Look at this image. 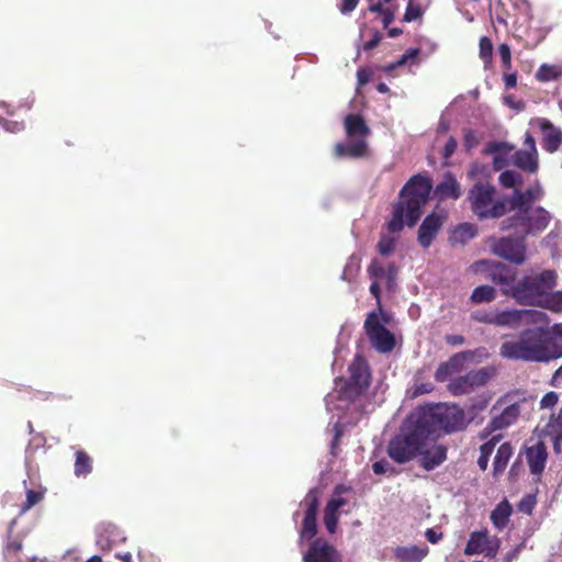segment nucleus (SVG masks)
Returning <instances> with one entry per match:
<instances>
[{"instance_id":"f257e3e1","label":"nucleus","mask_w":562,"mask_h":562,"mask_svg":"<svg viewBox=\"0 0 562 562\" xmlns=\"http://www.w3.org/2000/svg\"><path fill=\"white\" fill-rule=\"evenodd\" d=\"M349 379H336L333 392L325 397L328 412H337V419L333 424V438L330 440V453L337 456L339 440L344 436L345 427L356 424L358 417L366 407H373L367 395L370 383V371L367 362L360 356H356L349 366Z\"/></svg>"},{"instance_id":"f03ea898","label":"nucleus","mask_w":562,"mask_h":562,"mask_svg":"<svg viewBox=\"0 0 562 562\" xmlns=\"http://www.w3.org/2000/svg\"><path fill=\"white\" fill-rule=\"evenodd\" d=\"M550 319L543 312V323L527 324L520 334L504 341L499 356L526 362H549L562 357V324L549 328Z\"/></svg>"},{"instance_id":"7ed1b4c3","label":"nucleus","mask_w":562,"mask_h":562,"mask_svg":"<svg viewBox=\"0 0 562 562\" xmlns=\"http://www.w3.org/2000/svg\"><path fill=\"white\" fill-rule=\"evenodd\" d=\"M432 184L427 177L413 176L400 192L398 202L393 206L389 229L397 233L406 226H414L423 214V207L427 203Z\"/></svg>"},{"instance_id":"20e7f679","label":"nucleus","mask_w":562,"mask_h":562,"mask_svg":"<svg viewBox=\"0 0 562 562\" xmlns=\"http://www.w3.org/2000/svg\"><path fill=\"white\" fill-rule=\"evenodd\" d=\"M428 440H431L430 436L416 413L412 412L398 434L390 440L387 454L396 463H406L418 456Z\"/></svg>"},{"instance_id":"39448f33","label":"nucleus","mask_w":562,"mask_h":562,"mask_svg":"<svg viewBox=\"0 0 562 562\" xmlns=\"http://www.w3.org/2000/svg\"><path fill=\"white\" fill-rule=\"evenodd\" d=\"M432 439L438 430L452 434L467 427L465 415L457 405L436 404L420 406L414 411Z\"/></svg>"},{"instance_id":"423d86ee","label":"nucleus","mask_w":562,"mask_h":562,"mask_svg":"<svg viewBox=\"0 0 562 562\" xmlns=\"http://www.w3.org/2000/svg\"><path fill=\"white\" fill-rule=\"evenodd\" d=\"M467 200L479 220L499 218L509 209L508 196L499 195L496 188L488 182H475L468 191Z\"/></svg>"},{"instance_id":"0eeeda50","label":"nucleus","mask_w":562,"mask_h":562,"mask_svg":"<svg viewBox=\"0 0 562 562\" xmlns=\"http://www.w3.org/2000/svg\"><path fill=\"white\" fill-rule=\"evenodd\" d=\"M344 125L348 140L336 144L335 156L337 158L364 156L368 150L367 137L370 134V128L364 120L358 114H348L345 117Z\"/></svg>"},{"instance_id":"6e6552de","label":"nucleus","mask_w":562,"mask_h":562,"mask_svg":"<svg viewBox=\"0 0 562 562\" xmlns=\"http://www.w3.org/2000/svg\"><path fill=\"white\" fill-rule=\"evenodd\" d=\"M557 274L553 270H544L536 276H526L516 281L512 297L521 305H536L543 300L542 295L555 285Z\"/></svg>"},{"instance_id":"1a4fd4ad","label":"nucleus","mask_w":562,"mask_h":562,"mask_svg":"<svg viewBox=\"0 0 562 562\" xmlns=\"http://www.w3.org/2000/svg\"><path fill=\"white\" fill-rule=\"evenodd\" d=\"M514 211L515 215L503 223V228H514L515 234L521 238L539 235L551 221V214L541 206L521 207Z\"/></svg>"},{"instance_id":"9d476101","label":"nucleus","mask_w":562,"mask_h":562,"mask_svg":"<svg viewBox=\"0 0 562 562\" xmlns=\"http://www.w3.org/2000/svg\"><path fill=\"white\" fill-rule=\"evenodd\" d=\"M389 315L380 308L368 314L364 329L372 347L381 353L391 352L395 346L394 335L385 327Z\"/></svg>"},{"instance_id":"9b49d317","label":"nucleus","mask_w":562,"mask_h":562,"mask_svg":"<svg viewBox=\"0 0 562 562\" xmlns=\"http://www.w3.org/2000/svg\"><path fill=\"white\" fill-rule=\"evenodd\" d=\"M491 413L493 417L481 434V438H486L491 432L504 430L514 425L521 413V408L519 403H509L508 397L505 396L496 402Z\"/></svg>"},{"instance_id":"f8f14e48","label":"nucleus","mask_w":562,"mask_h":562,"mask_svg":"<svg viewBox=\"0 0 562 562\" xmlns=\"http://www.w3.org/2000/svg\"><path fill=\"white\" fill-rule=\"evenodd\" d=\"M543 323V312L537 310H496L494 326L518 329L527 324Z\"/></svg>"},{"instance_id":"ddd939ff","label":"nucleus","mask_w":562,"mask_h":562,"mask_svg":"<svg viewBox=\"0 0 562 562\" xmlns=\"http://www.w3.org/2000/svg\"><path fill=\"white\" fill-rule=\"evenodd\" d=\"M491 378V371L486 368L470 371L465 375L450 381L448 389L453 395L470 393L474 387L484 385Z\"/></svg>"},{"instance_id":"4468645a","label":"nucleus","mask_w":562,"mask_h":562,"mask_svg":"<svg viewBox=\"0 0 562 562\" xmlns=\"http://www.w3.org/2000/svg\"><path fill=\"white\" fill-rule=\"evenodd\" d=\"M493 251L498 257L516 265H521L526 259V246L521 237L519 239L510 237L499 238L493 245Z\"/></svg>"},{"instance_id":"2eb2a0df","label":"nucleus","mask_w":562,"mask_h":562,"mask_svg":"<svg viewBox=\"0 0 562 562\" xmlns=\"http://www.w3.org/2000/svg\"><path fill=\"white\" fill-rule=\"evenodd\" d=\"M305 507V516L300 532L301 539L311 540L317 532L316 517L318 510V494L316 490H311L304 501L301 503Z\"/></svg>"},{"instance_id":"dca6fc26","label":"nucleus","mask_w":562,"mask_h":562,"mask_svg":"<svg viewBox=\"0 0 562 562\" xmlns=\"http://www.w3.org/2000/svg\"><path fill=\"white\" fill-rule=\"evenodd\" d=\"M303 562H341V555L326 540L316 539L304 552Z\"/></svg>"},{"instance_id":"f3484780","label":"nucleus","mask_w":562,"mask_h":562,"mask_svg":"<svg viewBox=\"0 0 562 562\" xmlns=\"http://www.w3.org/2000/svg\"><path fill=\"white\" fill-rule=\"evenodd\" d=\"M495 551L496 541L491 539L486 531L472 532L464 549V553L468 555L482 553L486 555H493Z\"/></svg>"},{"instance_id":"a211bd4d","label":"nucleus","mask_w":562,"mask_h":562,"mask_svg":"<svg viewBox=\"0 0 562 562\" xmlns=\"http://www.w3.org/2000/svg\"><path fill=\"white\" fill-rule=\"evenodd\" d=\"M368 273L371 280H376L379 283H384L389 291H393L396 285L397 269L391 263L384 267L379 260L374 259L371 261Z\"/></svg>"},{"instance_id":"6ab92c4d","label":"nucleus","mask_w":562,"mask_h":562,"mask_svg":"<svg viewBox=\"0 0 562 562\" xmlns=\"http://www.w3.org/2000/svg\"><path fill=\"white\" fill-rule=\"evenodd\" d=\"M543 196V189L537 181L533 186L526 191L515 190L512 196H508L509 209L516 210L521 207H531L535 201Z\"/></svg>"},{"instance_id":"aec40b11","label":"nucleus","mask_w":562,"mask_h":562,"mask_svg":"<svg viewBox=\"0 0 562 562\" xmlns=\"http://www.w3.org/2000/svg\"><path fill=\"white\" fill-rule=\"evenodd\" d=\"M542 132V147L546 151L553 154L562 145V130L554 126L549 120L540 119L538 121Z\"/></svg>"},{"instance_id":"412c9836","label":"nucleus","mask_w":562,"mask_h":562,"mask_svg":"<svg viewBox=\"0 0 562 562\" xmlns=\"http://www.w3.org/2000/svg\"><path fill=\"white\" fill-rule=\"evenodd\" d=\"M429 441L430 440L427 441L426 447L418 453L420 457L419 463L427 471L438 468L447 459V448L442 445L429 446Z\"/></svg>"},{"instance_id":"4be33fe9","label":"nucleus","mask_w":562,"mask_h":562,"mask_svg":"<svg viewBox=\"0 0 562 562\" xmlns=\"http://www.w3.org/2000/svg\"><path fill=\"white\" fill-rule=\"evenodd\" d=\"M124 532L113 524H102L98 528L97 544L102 550H111L113 546H116L125 541Z\"/></svg>"},{"instance_id":"5701e85b","label":"nucleus","mask_w":562,"mask_h":562,"mask_svg":"<svg viewBox=\"0 0 562 562\" xmlns=\"http://www.w3.org/2000/svg\"><path fill=\"white\" fill-rule=\"evenodd\" d=\"M513 150L514 146L506 142H490L486 144L483 153L493 156V167L495 170H502L508 166V159Z\"/></svg>"},{"instance_id":"b1692460","label":"nucleus","mask_w":562,"mask_h":562,"mask_svg":"<svg viewBox=\"0 0 562 562\" xmlns=\"http://www.w3.org/2000/svg\"><path fill=\"white\" fill-rule=\"evenodd\" d=\"M442 225L441 217L435 213L429 214L422 222L418 229V243L424 248H428L437 236Z\"/></svg>"},{"instance_id":"393cba45","label":"nucleus","mask_w":562,"mask_h":562,"mask_svg":"<svg viewBox=\"0 0 562 562\" xmlns=\"http://www.w3.org/2000/svg\"><path fill=\"white\" fill-rule=\"evenodd\" d=\"M470 356L471 353L469 351L458 352L448 361L440 363L435 372V379L438 382L447 381L453 373L461 371L464 362Z\"/></svg>"},{"instance_id":"a878e982","label":"nucleus","mask_w":562,"mask_h":562,"mask_svg":"<svg viewBox=\"0 0 562 562\" xmlns=\"http://www.w3.org/2000/svg\"><path fill=\"white\" fill-rule=\"evenodd\" d=\"M526 458L532 474H541L544 470L548 453L543 442L539 441L535 446L527 448Z\"/></svg>"},{"instance_id":"bb28decb","label":"nucleus","mask_w":562,"mask_h":562,"mask_svg":"<svg viewBox=\"0 0 562 562\" xmlns=\"http://www.w3.org/2000/svg\"><path fill=\"white\" fill-rule=\"evenodd\" d=\"M492 281L501 286L503 294L510 296L516 283L515 276L504 265H497L490 273Z\"/></svg>"},{"instance_id":"cd10ccee","label":"nucleus","mask_w":562,"mask_h":562,"mask_svg":"<svg viewBox=\"0 0 562 562\" xmlns=\"http://www.w3.org/2000/svg\"><path fill=\"white\" fill-rule=\"evenodd\" d=\"M347 504L342 497H331L324 510V525L329 533H335L338 525L339 510Z\"/></svg>"},{"instance_id":"c85d7f7f","label":"nucleus","mask_w":562,"mask_h":562,"mask_svg":"<svg viewBox=\"0 0 562 562\" xmlns=\"http://www.w3.org/2000/svg\"><path fill=\"white\" fill-rule=\"evenodd\" d=\"M428 547L423 546H400L393 551L394 557L401 562H422L428 554Z\"/></svg>"},{"instance_id":"c756f323","label":"nucleus","mask_w":562,"mask_h":562,"mask_svg":"<svg viewBox=\"0 0 562 562\" xmlns=\"http://www.w3.org/2000/svg\"><path fill=\"white\" fill-rule=\"evenodd\" d=\"M514 165L527 172L535 173L538 170V151L531 149H521L513 155Z\"/></svg>"},{"instance_id":"7c9ffc66","label":"nucleus","mask_w":562,"mask_h":562,"mask_svg":"<svg viewBox=\"0 0 562 562\" xmlns=\"http://www.w3.org/2000/svg\"><path fill=\"white\" fill-rule=\"evenodd\" d=\"M436 194L440 199L451 198L457 200L460 198V184L451 172L445 173L443 179L436 187Z\"/></svg>"},{"instance_id":"2f4dec72","label":"nucleus","mask_w":562,"mask_h":562,"mask_svg":"<svg viewBox=\"0 0 562 562\" xmlns=\"http://www.w3.org/2000/svg\"><path fill=\"white\" fill-rule=\"evenodd\" d=\"M513 456V448L509 442H504L497 449V452L493 462V473L494 475H498L504 472L506 469L508 461Z\"/></svg>"},{"instance_id":"473e14b6","label":"nucleus","mask_w":562,"mask_h":562,"mask_svg":"<svg viewBox=\"0 0 562 562\" xmlns=\"http://www.w3.org/2000/svg\"><path fill=\"white\" fill-rule=\"evenodd\" d=\"M512 515V506L507 501L499 503L491 513V520L497 529H503Z\"/></svg>"},{"instance_id":"72a5a7b5","label":"nucleus","mask_w":562,"mask_h":562,"mask_svg":"<svg viewBox=\"0 0 562 562\" xmlns=\"http://www.w3.org/2000/svg\"><path fill=\"white\" fill-rule=\"evenodd\" d=\"M562 75V66L541 64L536 72V79L540 82H549L557 80Z\"/></svg>"},{"instance_id":"f704fd0d","label":"nucleus","mask_w":562,"mask_h":562,"mask_svg":"<svg viewBox=\"0 0 562 562\" xmlns=\"http://www.w3.org/2000/svg\"><path fill=\"white\" fill-rule=\"evenodd\" d=\"M92 471V459L82 450L76 451L74 473L77 477H85Z\"/></svg>"},{"instance_id":"c9c22d12","label":"nucleus","mask_w":562,"mask_h":562,"mask_svg":"<svg viewBox=\"0 0 562 562\" xmlns=\"http://www.w3.org/2000/svg\"><path fill=\"white\" fill-rule=\"evenodd\" d=\"M501 438V435L494 436L492 437V439L484 442L480 447V457L477 459V465L482 471H485L487 469L490 457L493 453L495 446L499 442Z\"/></svg>"},{"instance_id":"e433bc0d","label":"nucleus","mask_w":562,"mask_h":562,"mask_svg":"<svg viewBox=\"0 0 562 562\" xmlns=\"http://www.w3.org/2000/svg\"><path fill=\"white\" fill-rule=\"evenodd\" d=\"M475 235L476 227L473 224L462 223L453 229L450 238L453 243L465 244Z\"/></svg>"},{"instance_id":"4c0bfd02","label":"nucleus","mask_w":562,"mask_h":562,"mask_svg":"<svg viewBox=\"0 0 562 562\" xmlns=\"http://www.w3.org/2000/svg\"><path fill=\"white\" fill-rule=\"evenodd\" d=\"M496 297V291L491 285L476 286L471 294V302L474 304L490 303Z\"/></svg>"},{"instance_id":"58836bf2","label":"nucleus","mask_w":562,"mask_h":562,"mask_svg":"<svg viewBox=\"0 0 562 562\" xmlns=\"http://www.w3.org/2000/svg\"><path fill=\"white\" fill-rule=\"evenodd\" d=\"M542 301L538 306L550 310L552 312L559 313L562 311V291H557L552 293L544 292L542 295Z\"/></svg>"},{"instance_id":"ea45409f","label":"nucleus","mask_w":562,"mask_h":562,"mask_svg":"<svg viewBox=\"0 0 562 562\" xmlns=\"http://www.w3.org/2000/svg\"><path fill=\"white\" fill-rule=\"evenodd\" d=\"M419 54H420L419 48L411 47L401 56V58L397 61L387 65L385 69L387 71H392L397 67L405 66L408 64L418 63Z\"/></svg>"},{"instance_id":"a19ab883","label":"nucleus","mask_w":562,"mask_h":562,"mask_svg":"<svg viewBox=\"0 0 562 562\" xmlns=\"http://www.w3.org/2000/svg\"><path fill=\"white\" fill-rule=\"evenodd\" d=\"M499 183L504 188H516L517 186L521 184L522 177L519 172L514 170H505L503 171L498 177Z\"/></svg>"},{"instance_id":"79ce46f5","label":"nucleus","mask_w":562,"mask_h":562,"mask_svg":"<svg viewBox=\"0 0 562 562\" xmlns=\"http://www.w3.org/2000/svg\"><path fill=\"white\" fill-rule=\"evenodd\" d=\"M493 53V44L491 40L486 36L481 37L480 40V56L485 61L488 63L492 59Z\"/></svg>"},{"instance_id":"37998d69","label":"nucleus","mask_w":562,"mask_h":562,"mask_svg":"<svg viewBox=\"0 0 562 562\" xmlns=\"http://www.w3.org/2000/svg\"><path fill=\"white\" fill-rule=\"evenodd\" d=\"M495 315H496V310L490 311V312L476 311L472 314V318L479 323L494 325Z\"/></svg>"},{"instance_id":"c03bdc74","label":"nucleus","mask_w":562,"mask_h":562,"mask_svg":"<svg viewBox=\"0 0 562 562\" xmlns=\"http://www.w3.org/2000/svg\"><path fill=\"white\" fill-rule=\"evenodd\" d=\"M422 9L419 5L414 4L412 1L408 2L406 12L404 14L405 22H412L422 16Z\"/></svg>"},{"instance_id":"a18cd8bd","label":"nucleus","mask_w":562,"mask_h":562,"mask_svg":"<svg viewBox=\"0 0 562 562\" xmlns=\"http://www.w3.org/2000/svg\"><path fill=\"white\" fill-rule=\"evenodd\" d=\"M536 505V496L533 495H526L522 497V499L518 504V509L521 513L530 515L535 508Z\"/></svg>"},{"instance_id":"49530a36","label":"nucleus","mask_w":562,"mask_h":562,"mask_svg":"<svg viewBox=\"0 0 562 562\" xmlns=\"http://www.w3.org/2000/svg\"><path fill=\"white\" fill-rule=\"evenodd\" d=\"M42 498H43V493L33 491V490H29L26 492V503L23 506V510L30 509L31 507H33L34 505L40 503Z\"/></svg>"},{"instance_id":"de8ad7c7","label":"nucleus","mask_w":562,"mask_h":562,"mask_svg":"<svg viewBox=\"0 0 562 562\" xmlns=\"http://www.w3.org/2000/svg\"><path fill=\"white\" fill-rule=\"evenodd\" d=\"M498 53H499V57L503 63V66L506 69H509L512 66V54H510L509 46L507 44L499 45Z\"/></svg>"},{"instance_id":"09e8293b","label":"nucleus","mask_w":562,"mask_h":562,"mask_svg":"<svg viewBox=\"0 0 562 562\" xmlns=\"http://www.w3.org/2000/svg\"><path fill=\"white\" fill-rule=\"evenodd\" d=\"M378 249L383 256L390 255L394 249V240L390 237H382L378 244Z\"/></svg>"},{"instance_id":"8fccbe9b","label":"nucleus","mask_w":562,"mask_h":562,"mask_svg":"<svg viewBox=\"0 0 562 562\" xmlns=\"http://www.w3.org/2000/svg\"><path fill=\"white\" fill-rule=\"evenodd\" d=\"M559 396L555 392H548L540 401V408H552L558 403Z\"/></svg>"},{"instance_id":"3c124183","label":"nucleus","mask_w":562,"mask_h":562,"mask_svg":"<svg viewBox=\"0 0 562 562\" xmlns=\"http://www.w3.org/2000/svg\"><path fill=\"white\" fill-rule=\"evenodd\" d=\"M21 549H22L21 541H18V540L8 541V543L4 547V552H3L4 558L11 559L12 555L16 554Z\"/></svg>"},{"instance_id":"603ef678","label":"nucleus","mask_w":562,"mask_h":562,"mask_svg":"<svg viewBox=\"0 0 562 562\" xmlns=\"http://www.w3.org/2000/svg\"><path fill=\"white\" fill-rule=\"evenodd\" d=\"M434 390V385L430 382L427 383H415L413 395H422L430 393Z\"/></svg>"},{"instance_id":"864d4df0","label":"nucleus","mask_w":562,"mask_h":562,"mask_svg":"<svg viewBox=\"0 0 562 562\" xmlns=\"http://www.w3.org/2000/svg\"><path fill=\"white\" fill-rule=\"evenodd\" d=\"M358 2L359 0H341L339 10L342 14L350 13L356 9Z\"/></svg>"},{"instance_id":"5fc2aeb1","label":"nucleus","mask_w":562,"mask_h":562,"mask_svg":"<svg viewBox=\"0 0 562 562\" xmlns=\"http://www.w3.org/2000/svg\"><path fill=\"white\" fill-rule=\"evenodd\" d=\"M370 293L372 294V296L376 300V303H378V306H379V310L382 308L381 307V300H380V296H381V286H380V283L379 281L376 280H372V283L370 285Z\"/></svg>"},{"instance_id":"6e6d98bb","label":"nucleus","mask_w":562,"mask_h":562,"mask_svg":"<svg viewBox=\"0 0 562 562\" xmlns=\"http://www.w3.org/2000/svg\"><path fill=\"white\" fill-rule=\"evenodd\" d=\"M390 468V463L385 460L376 461L372 464V470L375 474H384Z\"/></svg>"},{"instance_id":"4d7b16f0","label":"nucleus","mask_w":562,"mask_h":562,"mask_svg":"<svg viewBox=\"0 0 562 562\" xmlns=\"http://www.w3.org/2000/svg\"><path fill=\"white\" fill-rule=\"evenodd\" d=\"M425 537L430 543H437L442 538V533L432 528H428L425 532Z\"/></svg>"},{"instance_id":"13d9d810","label":"nucleus","mask_w":562,"mask_h":562,"mask_svg":"<svg viewBox=\"0 0 562 562\" xmlns=\"http://www.w3.org/2000/svg\"><path fill=\"white\" fill-rule=\"evenodd\" d=\"M375 12L383 15V24H384V26H387L394 20V13L389 8H384L382 5V11H375Z\"/></svg>"},{"instance_id":"bf43d9fd","label":"nucleus","mask_w":562,"mask_h":562,"mask_svg":"<svg viewBox=\"0 0 562 562\" xmlns=\"http://www.w3.org/2000/svg\"><path fill=\"white\" fill-rule=\"evenodd\" d=\"M381 41V34L379 32H374L372 38L363 44L364 50L373 49Z\"/></svg>"},{"instance_id":"052dcab7","label":"nucleus","mask_w":562,"mask_h":562,"mask_svg":"<svg viewBox=\"0 0 562 562\" xmlns=\"http://www.w3.org/2000/svg\"><path fill=\"white\" fill-rule=\"evenodd\" d=\"M358 86H364L370 80V72L366 69H359L357 71Z\"/></svg>"},{"instance_id":"680f3d73","label":"nucleus","mask_w":562,"mask_h":562,"mask_svg":"<svg viewBox=\"0 0 562 562\" xmlns=\"http://www.w3.org/2000/svg\"><path fill=\"white\" fill-rule=\"evenodd\" d=\"M457 148V142L454 138H449L443 148V155L446 158L450 157Z\"/></svg>"},{"instance_id":"e2e57ef3","label":"nucleus","mask_w":562,"mask_h":562,"mask_svg":"<svg viewBox=\"0 0 562 562\" xmlns=\"http://www.w3.org/2000/svg\"><path fill=\"white\" fill-rule=\"evenodd\" d=\"M503 79H504L505 87L507 89L514 88L517 85L516 72L505 74Z\"/></svg>"},{"instance_id":"0e129e2a","label":"nucleus","mask_w":562,"mask_h":562,"mask_svg":"<svg viewBox=\"0 0 562 562\" xmlns=\"http://www.w3.org/2000/svg\"><path fill=\"white\" fill-rule=\"evenodd\" d=\"M369 3V11H382V5L391 2L392 0H367Z\"/></svg>"},{"instance_id":"69168bd1","label":"nucleus","mask_w":562,"mask_h":562,"mask_svg":"<svg viewBox=\"0 0 562 562\" xmlns=\"http://www.w3.org/2000/svg\"><path fill=\"white\" fill-rule=\"evenodd\" d=\"M357 270H358V267L353 266L352 262H349L346 265L341 278L344 280H350L352 278L355 271H357Z\"/></svg>"},{"instance_id":"338daca9","label":"nucleus","mask_w":562,"mask_h":562,"mask_svg":"<svg viewBox=\"0 0 562 562\" xmlns=\"http://www.w3.org/2000/svg\"><path fill=\"white\" fill-rule=\"evenodd\" d=\"M464 337L461 336V335H448L446 337V341L447 344H449L450 346H460V345H463L464 344Z\"/></svg>"},{"instance_id":"774afa93","label":"nucleus","mask_w":562,"mask_h":562,"mask_svg":"<svg viewBox=\"0 0 562 562\" xmlns=\"http://www.w3.org/2000/svg\"><path fill=\"white\" fill-rule=\"evenodd\" d=\"M562 384V366L554 372L551 379V385L559 387Z\"/></svg>"}]
</instances>
